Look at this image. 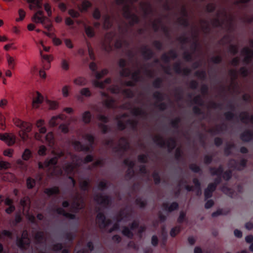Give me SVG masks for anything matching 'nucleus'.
<instances>
[{
  "label": "nucleus",
  "instance_id": "nucleus-24",
  "mask_svg": "<svg viewBox=\"0 0 253 253\" xmlns=\"http://www.w3.org/2000/svg\"><path fill=\"white\" fill-rule=\"evenodd\" d=\"M58 159L55 157L50 159L45 160V167L48 168V169H50L52 167H55L57 164Z\"/></svg>",
  "mask_w": 253,
  "mask_h": 253
},
{
  "label": "nucleus",
  "instance_id": "nucleus-2",
  "mask_svg": "<svg viewBox=\"0 0 253 253\" xmlns=\"http://www.w3.org/2000/svg\"><path fill=\"white\" fill-rule=\"evenodd\" d=\"M101 209L98 208L96 211L98 212L96 215V221L101 229H105L112 224V221L110 219H107L105 214L100 211Z\"/></svg>",
  "mask_w": 253,
  "mask_h": 253
},
{
  "label": "nucleus",
  "instance_id": "nucleus-53",
  "mask_svg": "<svg viewBox=\"0 0 253 253\" xmlns=\"http://www.w3.org/2000/svg\"><path fill=\"white\" fill-rule=\"evenodd\" d=\"M232 177V171L231 170H223L222 174V178L226 181H228Z\"/></svg>",
  "mask_w": 253,
  "mask_h": 253
},
{
  "label": "nucleus",
  "instance_id": "nucleus-33",
  "mask_svg": "<svg viewBox=\"0 0 253 253\" xmlns=\"http://www.w3.org/2000/svg\"><path fill=\"white\" fill-rule=\"evenodd\" d=\"M229 212V210H223L221 209H218L216 211L213 212L211 214L212 217H215L221 215H226Z\"/></svg>",
  "mask_w": 253,
  "mask_h": 253
},
{
  "label": "nucleus",
  "instance_id": "nucleus-10",
  "mask_svg": "<svg viewBox=\"0 0 253 253\" xmlns=\"http://www.w3.org/2000/svg\"><path fill=\"white\" fill-rule=\"evenodd\" d=\"M162 206L163 210L168 212H171L174 211L178 210L179 208V204L176 202H172L170 205L168 203H164Z\"/></svg>",
  "mask_w": 253,
  "mask_h": 253
},
{
  "label": "nucleus",
  "instance_id": "nucleus-64",
  "mask_svg": "<svg viewBox=\"0 0 253 253\" xmlns=\"http://www.w3.org/2000/svg\"><path fill=\"white\" fill-rule=\"evenodd\" d=\"M63 248V244L62 243H58L53 245L52 250L55 252H60Z\"/></svg>",
  "mask_w": 253,
  "mask_h": 253
},
{
  "label": "nucleus",
  "instance_id": "nucleus-60",
  "mask_svg": "<svg viewBox=\"0 0 253 253\" xmlns=\"http://www.w3.org/2000/svg\"><path fill=\"white\" fill-rule=\"evenodd\" d=\"M73 145L76 151H81L83 144L79 141H74L73 142Z\"/></svg>",
  "mask_w": 253,
  "mask_h": 253
},
{
  "label": "nucleus",
  "instance_id": "nucleus-11",
  "mask_svg": "<svg viewBox=\"0 0 253 253\" xmlns=\"http://www.w3.org/2000/svg\"><path fill=\"white\" fill-rule=\"evenodd\" d=\"M240 138L242 141L249 142L253 139V131L246 129L241 133Z\"/></svg>",
  "mask_w": 253,
  "mask_h": 253
},
{
  "label": "nucleus",
  "instance_id": "nucleus-51",
  "mask_svg": "<svg viewBox=\"0 0 253 253\" xmlns=\"http://www.w3.org/2000/svg\"><path fill=\"white\" fill-rule=\"evenodd\" d=\"M36 180L31 178L28 177L26 180V185L28 189H32L36 185Z\"/></svg>",
  "mask_w": 253,
  "mask_h": 253
},
{
  "label": "nucleus",
  "instance_id": "nucleus-34",
  "mask_svg": "<svg viewBox=\"0 0 253 253\" xmlns=\"http://www.w3.org/2000/svg\"><path fill=\"white\" fill-rule=\"evenodd\" d=\"M35 239L39 244L42 243L45 240L44 233L42 231L37 232L35 235Z\"/></svg>",
  "mask_w": 253,
  "mask_h": 253
},
{
  "label": "nucleus",
  "instance_id": "nucleus-4",
  "mask_svg": "<svg viewBox=\"0 0 253 253\" xmlns=\"http://www.w3.org/2000/svg\"><path fill=\"white\" fill-rule=\"evenodd\" d=\"M30 244L28 232L27 230H24L22 235V237L17 238L16 245L21 250H25L30 246Z\"/></svg>",
  "mask_w": 253,
  "mask_h": 253
},
{
  "label": "nucleus",
  "instance_id": "nucleus-44",
  "mask_svg": "<svg viewBox=\"0 0 253 253\" xmlns=\"http://www.w3.org/2000/svg\"><path fill=\"white\" fill-rule=\"evenodd\" d=\"M181 122L180 117H176L174 120L170 121V125L171 126L175 129H178L179 127V125Z\"/></svg>",
  "mask_w": 253,
  "mask_h": 253
},
{
  "label": "nucleus",
  "instance_id": "nucleus-27",
  "mask_svg": "<svg viewBox=\"0 0 253 253\" xmlns=\"http://www.w3.org/2000/svg\"><path fill=\"white\" fill-rule=\"evenodd\" d=\"M37 126L39 128L40 133L45 134L46 132V128L44 126V122L43 120H39L37 122Z\"/></svg>",
  "mask_w": 253,
  "mask_h": 253
},
{
  "label": "nucleus",
  "instance_id": "nucleus-3",
  "mask_svg": "<svg viewBox=\"0 0 253 253\" xmlns=\"http://www.w3.org/2000/svg\"><path fill=\"white\" fill-rule=\"evenodd\" d=\"M123 16L126 19L130 20L129 24L132 27L135 24H138L140 22V18L135 14L131 12L130 8L126 6L125 8V11L123 13Z\"/></svg>",
  "mask_w": 253,
  "mask_h": 253
},
{
  "label": "nucleus",
  "instance_id": "nucleus-14",
  "mask_svg": "<svg viewBox=\"0 0 253 253\" xmlns=\"http://www.w3.org/2000/svg\"><path fill=\"white\" fill-rule=\"evenodd\" d=\"M32 19L34 22L44 25L46 17L43 15L42 11L39 10L34 15Z\"/></svg>",
  "mask_w": 253,
  "mask_h": 253
},
{
  "label": "nucleus",
  "instance_id": "nucleus-47",
  "mask_svg": "<svg viewBox=\"0 0 253 253\" xmlns=\"http://www.w3.org/2000/svg\"><path fill=\"white\" fill-rule=\"evenodd\" d=\"M221 190L223 192L227 194L230 197H233L234 192L230 188H229L226 185H223L221 188Z\"/></svg>",
  "mask_w": 253,
  "mask_h": 253
},
{
  "label": "nucleus",
  "instance_id": "nucleus-45",
  "mask_svg": "<svg viewBox=\"0 0 253 253\" xmlns=\"http://www.w3.org/2000/svg\"><path fill=\"white\" fill-rule=\"evenodd\" d=\"M122 92L127 98H132L134 96V93L131 89H125L123 90Z\"/></svg>",
  "mask_w": 253,
  "mask_h": 253
},
{
  "label": "nucleus",
  "instance_id": "nucleus-40",
  "mask_svg": "<svg viewBox=\"0 0 253 253\" xmlns=\"http://www.w3.org/2000/svg\"><path fill=\"white\" fill-rule=\"evenodd\" d=\"M6 59L8 63V67L11 69H14L15 65V59L13 57L9 55H6Z\"/></svg>",
  "mask_w": 253,
  "mask_h": 253
},
{
  "label": "nucleus",
  "instance_id": "nucleus-50",
  "mask_svg": "<svg viewBox=\"0 0 253 253\" xmlns=\"http://www.w3.org/2000/svg\"><path fill=\"white\" fill-rule=\"evenodd\" d=\"M186 221H187L186 212L183 211H181L179 213V215L177 218V222L178 223L181 224Z\"/></svg>",
  "mask_w": 253,
  "mask_h": 253
},
{
  "label": "nucleus",
  "instance_id": "nucleus-46",
  "mask_svg": "<svg viewBox=\"0 0 253 253\" xmlns=\"http://www.w3.org/2000/svg\"><path fill=\"white\" fill-rule=\"evenodd\" d=\"M85 32L89 38H93L95 36L94 29L90 26L85 27Z\"/></svg>",
  "mask_w": 253,
  "mask_h": 253
},
{
  "label": "nucleus",
  "instance_id": "nucleus-6",
  "mask_svg": "<svg viewBox=\"0 0 253 253\" xmlns=\"http://www.w3.org/2000/svg\"><path fill=\"white\" fill-rule=\"evenodd\" d=\"M127 62L125 59H120L119 62V66L122 69L120 72V75L122 77H129L131 74V70L126 68Z\"/></svg>",
  "mask_w": 253,
  "mask_h": 253
},
{
  "label": "nucleus",
  "instance_id": "nucleus-15",
  "mask_svg": "<svg viewBox=\"0 0 253 253\" xmlns=\"http://www.w3.org/2000/svg\"><path fill=\"white\" fill-rule=\"evenodd\" d=\"M247 160L245 159H242L239 162L234 159H231L229 162L228 165L230 167L236 169L238 165L242 168H245L247 165Z\"/></svg>",
  "mask_w": 253,
  "mask_h": 253
},
{
  "label": "nucleus",
  "instance_id": "nucleus-58",
  "mask_svg": "<svg viewBox=\"0 0 253 253\" xmlns=\"http://www.w3.org/2000/svg\"><path fill=\"white\" fill-rule=\"evenodd\" d=\"M179 24L184 27H188L189 26L188 20L185 18H179L178 19Z\"/></svg>",
  "mask_w": 253,
  "mask_h": 253
},
{
  "label": "nucleus",
  "instance_id": "nucleus-37",
  "mask_svg": "<svg viewBox=\"0 0 253 253\" xmlns=\"http://www.w3.org/2000/svg\"><path fill=\"white\" fill-rule=\"evenodd\" d=\"M163 80L161 78H157L153 82L152 85L155 88H160L163 85Z\"/></svg>",
  "mask_w": 253,
  "mask_h": 253
},
{
  "label": "nucleus",
  "instance_id": "nucleus-20",
  "mask_svg": "<svg viewBox=\"0 0 253 253\" xmlns=\"http://www.w3.org/2000/svg\"><path fill=\"white\" fill-rule=\"evenodd\" d=\"M36 96L34 97L33 100V106L34 108H38L43 100L42 95L39 92H36Z\"/></svg>",
  "mask_w": 253,
  "mask_h": 253
},
{
  "label": "nucleus",
  "instance_id": "nucleus-23",
  "mask_svg": "<svg viewBox=\"0 0 253 253\" xmlns=\"http://www.w3.org/2000/svg\"><path fill=\"white\" fill-rule=\"evenodd\" d=\"M102 95L107 98L106 99L104 100V105L108 108H113L114 107V104L115 102L113 98L109 97L105 93H103Z\"/></svg>",
  "mask_w": 253,
  "mask_h": 253
},
{
  "label": "nucleus",
  "instance_id": "nucleus-21",
  "mask_svg": "<svg viewBox=\"0 0 253 253\" xmlns=\"http://www.w3.org/2000/svg\"><path fill=\"white\" fill-rule=\"evenodd\" d=\"M111 83V78H108L106 79L104 82H100L99 81L94 80L93 81V84L95 87L103 89L105 87V84H110Z\"/></svg>",
  "mask_w": 253,
  "mask_h": 253
},
{
  "label": "nucleus",
  "instance_id": "nucleus-9",
  "mask_svg": "<svg viewBox=\"0 0 253 253\" xmlns=\"http://www.w3.org/2000/svg\"><path fill=\"white\" fill-rule=\"evenodd\" d=\"M66 116L64 114L53 116L49 121V125L50 126H55L60 124L62 121L66 120Z\"/></svg>",
  "mask_w": 253,
  "mask_h": 253
},
{
  "label": "nucleus",
  "instance_id": "nucleus-28",
  "mask_svg": "<svg viewBox=\"0 0 253 253\" xmlns=\"http://www.w3.org/2000/svg\"><path fill=\"white\" fill-rule=\"evenodd\" d=\"M132 113L135 116H141L146 117L147 116V113L145 111L139 108H135L133 109L132 111Z\"/></svg>",
  "mask_w": 253,
  "mask_h": 253
},
{
  "label": "nucleus",
  "instance_id": "nucleus-61",
  "mask_svg": "<svg viewBox=\"0 0 253 253\" xmlns=\"http://www.w3.org/2000/svg\"><path fill=\"white\" fill-rule=\"evenodd\" d=\"M224 115L227 121H231L236 117L235 114L231 111L225 112Z\"/></svg>",
  "mask_w": 253,
  "mask_h": 253
},
{
  "label": "nucleus",
  "instance_id": "nucleus-52",
  "mask_svg": "<svg viewBox=\"0 0 253 253\" xmlns=\"http://www.w3.org/2000/svg\"><path fill=\"white\" fill-rule=\"evenodd\" d=\"M153 98L159 101H163L164 100V94L162 92L157 91L153 95Z\"/></svg>",
  "mask_w": 253,
  "mask_h": 253
},
{
  "label": "nucleus",
  "instance_id": "nucleus-43",
  "mask_svg": "<svg viewBox=\"0 0 253 253\" xmlns=\"http://www.w3.org/2000/svg\"><path fill=\"white\" fill-rule=\"evenodd\" d=\"M190 169L195 173H202V170L200 167L196 165V164H191L189 165Z\"/></svg>",
  "mask_w": 253,
  "mask_h": 253
},
{
  "label": "nucleus",
  "instance_id": "nucleus-7",
  "mask_svg": "<svg viewBox=\"0 0 253 253\" xmlns=\"http://www.w3.org/2000/svg\"><path fill=\"white\" fill-rule=\"evenodd\" d=\"M14 123L17 126L21 129L24 133L29 132L31 130V126L29 123L22 121L18 119H15Z\"/></svg>",
  "mask_w": 253,
  "mask_h": 253
},
{
  "label": "nucleus",
  "instance_id": "nucleus-12",
  "mask_svg": "<svg viewBox=\"0 0 253 253\" xmlns=\"http://www.w3.org/2000/svg\"><path fill=\"white\" fill-rule=\"evenodd\" d=\"M141 54L144 59L149 60L152 59L154 56V52L150 48H148L146 45H144L142 48Z\"/></svg>",
  "mask_w": 253,
  "mask_h": 253
},
{
  "label": "nucleus",
  "instance_id": "nucleus-39",
  "mask_svg": "<svg viewBox=\"0 0 253 253\" xmlns=\"http://www.w3.org/2000/svg\"><path fill=\"white\" fill-rule=\"evenodd\" d=\"M181 231V226L180 225L176 226L172 228L170 231V235L172 237H175Z\"/></svg>",
  "mask_w": 253,
  "mask_h": 253
},
{
  "label": "nucleus",
  "instance_id": "nucleus-18",
  "mask_svg": "<svg viewBox=\"0 0 253 253\" xmlns=\"http://www.w3.org/2000/svg\"><path fill=\"white\" fill-rule=\"evenodd\" d=\"M120 141L125 144L122 145L121 143L119 144V147H115L114 149L116 152H119L121 151L122 150L126 151L127 149V147L128 145V143L126 138L125 137H121L120 139Z\"/></svg>",
  "mask_w": 253,
  "mask_h": 253
},
{
  "label": "nucleus",
  "instance_id": "nucleus-16",
  "mask_svg": "<svg viewBox=\"0 0 253 253\" xmlns=\"http://www.w3.org/2000/svg\"><path fill=\"white\" fill-rule=\"evenodd\" d=\"M216 188L213 184H209L207 188L205 189L204 192V196L205 200L211 198L212 193L215 190Z\"/></svg>",
  "mask_w": 253,
  "mask_h": 253
},
{
  "label": "nucleus",
  "instance_id": "nucleus-1",
  "mask_svg": "<svg viewBox=\"0 0 253 253\" xmlns=\"http://www.w3.org/2000/svg\"><path fill=\"white\" fill-rule=\"evenodd\" d=\"M153 141L161 148L167 147L169 152H171L176 146V140L173 137H170L169 141L166 142L162 136H156L153 138Z\"/></svg>",
  "mask_w": 253,
  "mask_h": 253
},
{
  "label": "nucleus",
  "instance_id": "nucleus-57",
  "mask_svg": "<svg viewBox=\"0 0 253 253\" xmlns=\"http://www.w3.org/2000/svg\"><path fill=\"white\" fill-rule=\"evenodd\" d=\"M173 69L174 72L177 74H182V68L180 62H176L173 66Z\"/></svg>",
  "mask_w": 253,
  "mask_h": 253
},
{
  "label": "nucleus",
  "instance_id": "nucleus-25",
  "mask_svg": "<svg viewBox=\"0 0 253 253\" xmlns=\"http://www.w3.org/2000/svg\"><path fill=\"white\" fill-rule=\"evenodd\" d=\"M92 5L91 2L87 0H84L82 2L81 5L78 6V8L81 11H87Z\"/></svg>",
  "mask_w": 253,
  "mask_h": 253
},
{
  "label": "nucleus",
  "instance_id": "nucleus-48",
  "mask_svg": "<svg viewBox=\"0 0 253 253\" xmlns=\"http://www.w3.org/2000/svg\"><path fill=\"white\" fill-rule=\"evenodd\" d=\"M219 16V13H217V17L214 18L212 21V26L216 28L222 27L223 25V22H221L219 19L218 17Z\"/></svg>",
  "mask_w": 253,
  "mask_h": 253
},
{
  "label": "nucleus",
  "instance_id": "nucleus-32",
  "mask_svg": "<svg viewBox=\"0 0 253 253\" xmlns=\"http://www.w3.org/2000/svg\"><path fill=\"white\" fill-rule=\"evenodd\" d=\"M80 186L82 191L88 192L90 187V181L89 179L81 182L80 183Z\"/></svg>",
  "mask_w": 253,
  "mask_h": 253
},
{
  "label": "nucleus",
  "instance_id": "nucleus-41",
  "mask_svg": "<svg viewBox=\"0 0 253 253\" xmlns=\"http://www.w3.org/2000/svg\"><path fill=\"white\" fill-rule=\"evenodd\" d=\"M140 70H137V71L134 72L133 73L131 72V74L129 76H131V78L133 81H134V82L137 83L140 80Z\"/></svg>",
  "mask_w": 253,
  "mask_h": 253
},
{
  "label": "nucleus",
  "instance_id": "nucleus-26",
  "mask_svg": "<svg viewBox=\"0 0 253 253\" xmlns=\"http://www.w3.org/2000/svg\"><path fill=\"white\" fill-rule=\"evenodd\" d=\"M42 0H27V2L31 4H33L30 5V8L33 9L34 7L40 9L42 7Z\"/></svg>",
  "mask_w": 253,
  "mask_h": 253
},
{
  "label": "nucleus",
  "instance_id": "nucleus-8",
  "mask_svg": "<svg viewBox=\"0 0 253 253\" xmlns=\"http://www.w3.org/2000/svg\"><path fill=\"white\" fill-rule=\"evenodd\" d=\"M242 53L245 55L243 62L246 64H250L253 58V50L249 47H244L242 50Z\"/></svg>",
  "mask_w": 253,
  "mask_h": 253
},
{
  "label": "nucleus",
  "instance_id": "nucleus-56",
  "mask_svg": "<svg viewBox=\"0 0 253 253\" xmlns=\"http://www.w3.org/2000/svg\"><path fill=\"white\" fill-rule=\"evenodd\" d=\"M183 155V152L180 148H177L175 150V153L174 154V158L177 161H180L182 158Z\"/></svg>",
  "mask_w": 253,
  "mask_h": 253
},
{
  "label": "nucleus",
  "instance_id": "nucleus-36",
  "mask_svg": "<svg viewBox=\"0 0 253 253\" xmlns=\"http://www.w3.org/2000/svg\"><path fill=\"white\" fill-rule=\"evenodd\" d=\"M32 153L30 149L26 148L22 154V158L24 161H28L32 157Z\"/></svg>",
  "mask_w": 253,
  "mask_h": 253
},
{
  "label": "nucleus",
  "instance_id": "nucleus-17",
  "mask_svg": "<svg viewBox=\"0 0 253 253\" xmlns=\"http://www.w3.org/2000/svg\"><path fill=\"white\" fill-rule=\"evenodd\" d=\"M223 169V166L220 165L218 168L211 167L210 168V171L212 176H222Z\"/></svg>",
  "mask_w": 253,
  "mask_h": 253
},
{
  "label": "nucleus",
  "instance_id": "nucleus-38",
  "mask_svg": "<svg viewBox=\"0 0 253 253\" xmlns=\"http://www.w3.org/2000/svg\"><path fill=\"white\" fill-rule=\"evenodd\" d=\"M63 237L69 243H72L75 238V235L72 232H68L64 233Z\"/></svg>",
  "mask_w": 253,
  "mask_h": 253
},
{
  "label": "nucleus",
  "instance_id": "nucleus-5",
  "mask_svg": "<svg viewBox=\"0 0 253 253\" xmlns=\"http://www.w3.org/2000/svg\"><path fill=\"white\" fill-rule=\"evenodd\" d=\"M94 200L99 205L108 206L111 204V199L109 196H103L101 193L94 195Z\"/></svg>",
  "mask_w": 253,
  "mask_h": 253
},
{
  "label": "nucleus",
  "instance_id": "nucleus-59",
  "mask_svg": "<svg viewBox=\"0 0 253 253\" xmlns=\"http://www.w3.org/2000/svg\"><path fill=\"white\" fill-rule=\"evenodd\" d=\"M216 9V5L213 3H208L206 6V11L209 13L213 12Z\"/></svg>",
  "mask_w": 253,
  "mask_h": 253
},
{
  "label": "nucleus",
  "instance_id": "nucleus-13",
  "mask_svg": "<svg viewBox=\"0 0 253 253\" xmlns=\"http://www.w3.org/2000/svg\"><path fill=\"white\" fill-rule=\"evenodd\" d=\"M239 117L240 121L245 124H248L249 122L253 124V115H250L247 112H242Z\"/></svg>",
  "mask_w": 253,
  "mask_h": 253
},
{
  "label": "nucleus",
  "instance_id": "nucleus-55",
  "mask_svg": "<svg viewBox=\"0 0 253 253\" xmlns=\"http://www.w3.org/2000/svg\"><path fill=\"white\" fill-rule=\"evenodd\" d=\"M193 101L194 103L195 104L198 105L200 106L204 105V101L200 95L195 96Z\"/></svg>",
  "mask_w": 253,
  "mask_h": 253
},
{
  "label": "nucleus",
  "instance_id": "nucleus-63",
  "mask_svg": "<svg viewBox=\"0 0 253 253\" xmlns=\"http://www.w3.org/2000/svg\"><path fill=\"white\" fill-rule=\"evenodd\" d=\"M213 160L212 155H206L204 157V163L205 165H209L211 164Z\"/></svg>",
  "mask_w": 253,
  "mask_h": 253
},
{
  "label": "nucleus",
  "instance_id": "nucleus-49",
  "mask_svg": "<svg viewBox=\"0 0 253 253\" xmlns=\"http://www.w3.org/2000/svg\"><path fill=\"white\" fill-rule=\"evenodd\" d=\"M194 75L202 80H205L207 78L206 72L205 70L197 71L195 73Z\"/></svg>",
  "mask_w": 253,
  "mask_h": 253
},
{
  "label": "nucleus",
  "instance_id": "nucleus-54",
  "mask_svg": "<svg viewBox=\"0 0 253 253\" xmlns=\"http://www.w3.org/2000/svg\"><path fill=\"white\" fill-rule=\"evenodd\" d=\"M148 154H140L138 156L137 159L139 162L143 164H146L148 162Z\"/></svg>",
  "mask_w": 253,
  "mask_h": 253
},
{
  "label": "nucleus",
  "instance_id": "nucleus-30",
  "mask_svg": "<svg viewBox=\"0 0 253 253\" xmlns=\"http://www.w3.org/2000/svg\"><path fill=\"white\" fill-rule=\"evenodd\" d=\"M122 233L123 235L129 239H132L133 237V233L130 228L127 226L123 227Z\"/></svg>",
  "mask_w": 253,
  "mask_h": 253
},
{
  "label": "nucleus",
  "instance_id": "nucleus-29",
  "mask_svg": "<svg viewBox=\"0 0 253 253\" xmlns=\"http://www.w3.org/2000/svg\"><path fill=\"white\" fill-rule=\"evenodd\" d=\"M78 199H79L78 196H75V200L73 202L72 205V208L74 210V211L76 213H77L80 210L83 208V207H81V203L79 201H78Z\"/></svg>",
  "mask_w": 253,
  "mask_h": 253
},
{
  "label": "nucleus",
  "instance_id": "nucleus-62",
  "mask_svg": "<svg viewBox=\"0 0 253 253\" xmlns=\"http://www.w3.org/2000/svg\"><path fill=\"white\" fill-rule=\"evenodd\" d=\"M86 80L83 77H79L74 80V83L77 85H84L85 84Z\"/></svg>",
  "mask_w": 253,
  "mask_h": 253
},
{
  "label": "nucleus",
  "instance_id": "nucleus-22",
  "mask_svg": "<svg viewBox=\"0 0 253 253\" xmlns=\"http://www.w3.org/2000/svg\"><path fill=\"white\" fill-rule=\"evenodd\" d=\"M226 128V126L224 124H222L220 126H217L215 128L210 129L208 132L212 134H219Z\"/></svg>",
  "mask_w": 253,
  "mask_h": 253
},
{
  "label": "nucleus",
  "instance_id": "nucleus-42",
  "mask_svg": "<svg viewBox=\"0 0 253 253\" xmlns=\"http://www.w3.org/2000/svg\"><path fill=\"white\" fill-rule=\"evenodd\" d=\"M135 202V204L141 209L145 208L147 205V201L146 200H143L141 198H136Z\"/></svg>",
  "mask_w": 253,
  "mask_h": 253
},
{
  "label": "nucleus",
  "instance_id": "nucleus-19",
  "mask_svg": "<svg viewBox=\"0 0 253 253\" xmlns=\"http://www.w3.org/2000/svg\"><path fill=\"white\" fill-rule=\"evenodd\" d=\"M44 193L48 197H50L53 195H58L60 193V190L58 187L54 186L51 188H45Z\"/></svg>",
  "mask_w": 253,
  "mask_h": 253
},
{
  "label": "nucleus",
  "instance_id": "nucleus-31",
  "mask_svg": "<svg viewBox=\"0 0 253 253\" xmlns=\"http://www.w3.org/2000/svg\"><path fill=\"white\" fill-rule=\"evenodd\" d=\"M92 115L89 111H85L82 115L83 121L86 124L90 123Z\"/></svg>",
  "mask_w": 253,
  "mask_h": 253
},
{
  "label": "nucleus",
  "instance_id": "nucleus-35",
  "mask_svg": "<svg viewBox=\"0 0 253 253\" xmlns=\"http://www.w3.org/2000/svg\"><path fill=\"white\" fill-rule=\"evenodd\" d=\"M126 124L129 125L132 130L136 131L137 130L138 121H132L130 119L126 121Z\"/></svg>",
  "mask_w": 253,
  "mask_h": 253
}]
</instances>
